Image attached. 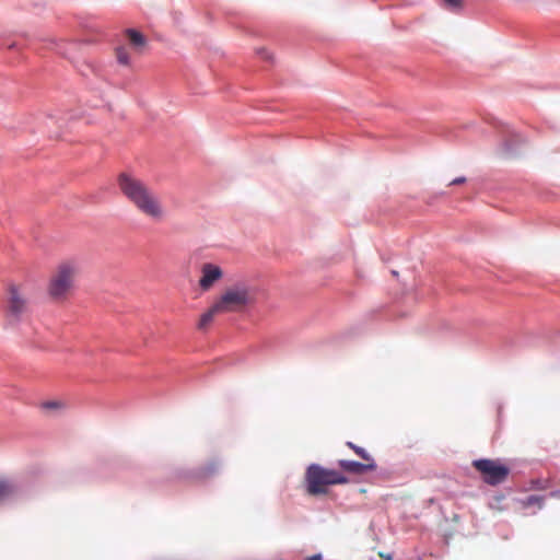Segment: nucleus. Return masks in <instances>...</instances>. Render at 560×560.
<instances>
[{
    "label": "nucleus",
    "mask_w": 560,
    "mask_h": 560,
    "mask_svg": "<svg viewBox=\"0 0 560 560\" xmlns=\"http://www.w3.org/2000/svg\"><path fill=\"white\" fill-rule=\"evenodd\" d=\"M118 187L124 197L144 217L154 222H161L166 217V210L159 195L139 177L121 173L117 178Z\"/></svg>",
    "instance_id": "f257e3e1"
},
{
    "label": "nucleus",
    "mask_w": 560,
    "mask_h": 560,
    "mask_svg": "<svg viewBox=\"0 0 560 560\" xmlns=\"http://www.w3.org/2000/svg\"><path fill=\"white\" fill-rule=\"evenodd\" d=\"M81 271V262L77 258L59 261L50 273L47 294L52 301L65 302L75 289V280Z\"/></svg>",
    "instance_id": "f03ea898"
},
{
    "label": "nucleus",
    "mask_w": 560,
    "mask_h": 560,
    "mask_svg": "<svg viewBox=\"0 0 560 560\" xmlns=\"http://www.w3.org/2000/svg\"><path fill=\"white\" fill-rule=\"evenodd\" d=\"M305 481L307 493L319 495L325 494L329 486L347 483L348 478L337 470L312 464L306 469Z\"/></svg>",
    "instance_id": "7ed1b4c3"
},
{
    "label": "nucleus",
    "mask_w": 560,
    "mask_h": 560,
    "mask_svg": "<svg viewBox=\"0 0 560 560\" xmlns=\"http://www.w3.org/2000/svg\"><path fill=\"white\" fill-rule=\"evenodd\" d=\"M30 311V301L25 290L14 283H10L7 288V295L4 299V315L10 324H16Z\"/></svg>",
    "instance_id": "20e7f679"
},
{
    "label": "nucleus",
    "mask_w": 560,
    "mask_h": 560,
    "mask_svg": "<svg viewBox=\"0 0 560 560\" xmlns=\"http://www.w3.org/2000/svg\"><path fill=\"white\" fill-rule=\"evenodd\" d=\"M253 301V290L246 285L240 284L226 289L215 304L217 308L224 314L241 311Z\"/></svg>",
    "instance_id": "39448f33"
},
{
    "label": "nucleus",
    "mask_w": 560,
    "mask_h": 560,
    "mask_svg": "<svg viewBox=\"0 0 560 560\" xmlns=\"http://www.w3.org/2000/svg\"><path fill=\"white\" fill-rule=\"evenodd\" d=\"M471 465L490 486L504 482L510 474V468L499 459L480 458L474 460Z\"/></svg>",
    "instance_id": "423d86ee"
},
{
    "label": "nucleus",
    "mask_w": 560,
    "mask_h": 560,
    "mask_svg": "<svg viewBox=\"0 0 560 560\" xmlns=\"http://www.w3.org/2000/svg\"><path fill=\"white\" fill-rule=\"evenodd\" d=\"M223 276L222 269L213 264L207 262L201 267V277L199 279V287L203 291L210 290L213 284L219 281Z\"/></svg>",
    "instance_id": "0eeeda50"
},
{
    "label": "nucleus",
    "mask_w": 560,
    "mask_h": 560,
    "mask_svg": "<svg viewBox=\"0 0 560 560\" xmlns=\"http://www.w3.org/2000/svg\"><path fill=\"white\" fill-rule=\"evenodd\" d=\"M339 467L350 474L361 475L366 471H374L377 468L375 462L359 463L354 460L340 459L338 462Z\"/></svg>",
    "instance_id": "6e6552de"
},
{
    "label": "nucleus",
    "mask_w": 560,
    "mask_h": 560,
    "mask_svg": "<svg viewBox=\"0 0 560 560\" xmlns=\"http://www.w3.org/2000/svg\"><path fill=\"white\" fill-rule=\"evenodd\" d=\"M125 34L135 49L140 50L145 46L147 40L140 32L133 28H128L125 31Z\"/></svg>",
    "instance_id": "1a4fd4ad"
},
{
    "label": "nucleus",
    "mask_w": 560,
    "mask_h": 560,
    "mask_svg": "<svg viewBox=\"0 0 560 560\" xmlns=\"http://www.w3.org/2000/svg\"><path fill=\"white\" fill-rule=\"evenodd\" d=\"M218 314H222L220 310L217 308V304L214 303L207 312H205L199 319L198 328L206 329L213 320L214 316Z\"/></svg>",
    "instance_id": "9d476101"
},
{
    "label": "nucleus",
    "mask_w": 560,
    "mask_h": 560,
    "mask_svg": "<svg viewBox=\"0 0 560 560\" xmlns=\"http://www.w3.org/2000/svg\"><path fill=\"white\" fill-rule=\"evenodd\" d=\"M116 58H117V61L122 65V66H130L131 65V60H130V55H129V51L126 47L124 46H119L116 48Z\"/></svg>",
    "instance_id": "9b49d317"
},
{
    "label": "nucleus",
    "mask_w": 560,
    "mask_h": 560,
    "mask_svg": "<svg viewBox=\"0 0 560 560\" xmlns=\"http://www.w3.org/2000/svg\"><path fill=\"white\" fill-rule=\"evenodd\" d=\"M346 445L349 448H351L364 462H375L374 458L364 448L353 444L352 442H347Z\"/></svg>",
    "instance_id": "f8f14e48"
},
{
    "label": "nucleus",
    "mask_w": 560,
    "mask_h": 560,
    "mask_svg": "<svg viewBox=\"0 0 560 560\" xmlns=\"http://www.w3.org/2000/svg\"><path fill=\"white\" fill-rule=\"evenodd\" d=\"M14 491V487L8 480H0V502L10 497Z\"/></svg>",
    "instance_id": "ddd939ff"
},
{
    "label": "nucleus",
    "mask_w": 560,
    "mask_h": 560,
    "mask_svg": "<svg viewBox=\"0 0 560 560\" xmlns=\"http://www.w3.org/2000/svg\"><path fill=\"white\" fill-rule=\"evenodd\" d=\"M542 500H544V498H542V497H539V495H529V497H528V498H526V500L524 501V505H525V506H530V505L537 504L539 508H541V505H542Z\"/></svg>",
    "instance_id": "4468645a"
},
{
    "label": "nucleus",
    "mask_w": 560,
    "mask_h": 560,
    "mask_svg": "<svg viewBox=\"0 0 560 560\" xmlns=\"http://www.w3.org/2000/svg\"><path fill=\"white\" fill-rule=\"evenodd\" d=\"M448 9L459 10L463 7V0H443Z\"/></svg>",
    "instance_id": "2eb2a0df"
},
{
    "label": "nucleus",
    "mask_w": 560,
    "mask_h": 560,
    "mask_svg": "<svg viewBox=\"0 0 560 560\" xmlns=\"http://www.w3.org/2000/svg\"><path fill=\"white\" fill-rule=\"evenodd\" d=\"M63 404L61 401H47L44 404V408L46 409H61L63 408Z\"/></svg>",
    "instance_id": "dca6fc26"
},
{
    "label": "nucleus",
    "mask_w": 560,
    "mask_h": 560,
    "mask_svg": "<svg viewBox=\"0 0 560 560\" xmlns=\"http://www.w3.org/2000/svg\"><path fill=\"white\" fill-rule=\"evenodd\" d=\"M466 182V178L465 177H457L455 179H453L450 185H459V184H464Z\"/></svg>",
    "instance_id": "f3484780"
},
{
    "label": "nucleus",
    "mask_w": 560,
    "mask_h": 560,
    "mask_svg": "<svg viewBox=\"0 0 560 560\" xmlns=\"http://www.w3.org/2000/svg\"><path fill=\"white\" fill-rule=\"evenodd\" d=\"M378 556L382 558V559H385V560H393V556L390 553H385V552H378Z\"/></svg>",
    "instance_id": "a211bd4d"
},
{
    "label": "nucleus",
    "mask_w": 560,
    "mask_h": 560,
    "mask_svg": "<svg viewBox=\"0 0 560 560\" xmlns=\"http://www.w3.org/2000/svg\"><path fill=\"white\" fill-rule=\"evenodd\" d=\"M305 560H322V555L320 553H316V555H313L311 557H307Z\"/></svg>",
    "instance_id": "6ab92c4d"
},
{
    "label": "nucleus",
    "mask_w": 560,
    "mask_h": 560,
    "mask_svg": "<svg viewBox=\"0 0 560 560\" xmlns=\"http://www.w3.org/2000/svg\"><path fill=\"white\" fill-rule=\"evenodd\" d=\"M208 472H213L215 470L214 464H211L209 467H207Z\"/></svg>",
    "instance_id": "aec40b11"
}]
</instances>
